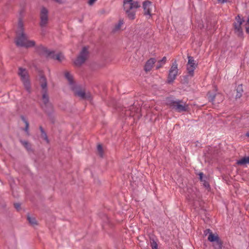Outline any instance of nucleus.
<instances>
[{"instance_id": "f257e3e1", "label": "nucleus", "mask_w": 249, "mask_h": 249, "mask_svg": "<svg viewBox=\"0 0 249 249\" xmlns=\"http://www.w3.org/2000/svg\"><path fill=\"white\" fill-rule=\"evenodd\" d=\"M24 24L21 20H19L18 28L16 31V37L15 43L18 47L30 48L35 45V42L32 40H29L26 34L24 32Z\"/></svg>"}, {"instance_id": "f03ea898", "label": "nucleus", "mask_w": 249, "mask_h": 249, "mask_svg": "<svg viewBox=\"0 0 249 249\" xmlns=\"http://www.w3.org/2000/svg\"><path fill=\"white\" fill-rule=\"evenodd\" d=\"M140 7L139 2L136 0H124V9L128 18L134 19L135 18L136 10Z\"/></svg>"}, {"instance_id": "7ed1b4c3", "label": "nucleus", "mask_w": 249, "mask_h": 249, "mask_svg": "<svg viewBox=\"0 0 249 249\" xmlns=\"http://www.w3.org/2000/svg\"><path fill=\"white\" fill-rule=\"evenodd\" d=\"M36 50L40 55L49 59H55L59 62L64 59V56L61 53L55 54L53 51L47 49L42 45L38 46Z\"/></svg>"}, {"instance_id": "20e7f679", "label": "nucleus", "mask_w": 249, "mask_h": 249, "mask_svg": "<svg viewBox=\"0 0 249 249\" xmlns=\"http://www.w3.org/2000/svg\"><path fill=\"white\" fill-rule=\"evenodd\" d=\"M166 103L173 109L178 112L186 111L188 109V105L181 100H174L172 98L166 99Z\"/></svg>"}, {"instance_id": "39448f33", "label": "nucleus", "mask_w": 249, "mask_h": 249, "mask_svg": "<svg viewBox=\"0 0 249 249\" xmlns=\"http://www.w3.org/2000/svg\"><path fill=\"white\" fill-rule=\"evenodd\" d=\"M68 80L71 89L74 92L75 95L83 99H90V94L86 93L84 90L82 89L79 86L75 84L73 82V79H68Z\"/></svg>"}, {"instance_id": "423d86ee", "label": "nucleus", "mask_w": 249, "mask_h": 249, "mask_svg": "<svg viewBox=\"0 0 249 249\" xmlns=\"http://www.w3.org/2000/svg\"><path fill=\"white\" fill-rule=\"evenodd\" d=\"M48 13L49 11L46 8L44 7L41 8L40 12V25L41 27H46L48 24L49 20Z\"/></svg>"}, {"instance_id": "0eeeda50", "label": "nucleus", "mask_w": 249, "mask_h": 249, "mask_svg": "<svg viewBox=\"0 0 249 249\" xmlns=\"http://www.w3.org/2000/svg\"><path fill=\"white\" fill-rule=\"evenodd\" d=\"M88 56V51L87 47H84L79 56L74 60V63L76 66H80L85 62Z\"/></svg>"}, {"instance_id": "6e6552de", "label": "nucleus", "mask_w": 249, "mask_h": 249, "mask_svg": "<svg viewBox=\"0 0 249 249\" xmlns=\"http://www.w3.org/2000/svg\"><path fill=\"white\" fill-rule=\"evenodd\" d=\"M207 231L209 232L208 240L210 242H214L213 246L215 249H221L222 248V243L220 241L218 235L213 234L209 229L207 230Z\"/></svg>"}, {"instance_id": "1a4fd4ad", "label": "nucleus", "mask_w": 249, "mask_h": 249, "mask_svg": "<svg viewBox=\"0 0 249 249\" xmlns=\"http://www.w3.org/2000/svg\"><path fill=\"white\" fill-rule=\"evenodd\" d=\"M188 61L187 64V71L189 76H193L194 71L197 66V63L193 57L188 56Z\"/></svg>"}, {"instance_id": "9d476101", "label": "nucleus", "mask_w": 249, "mask_h": 249, "mask_svg": "<svg viewBox=\"0 0 249 249\" xmlns=\"http://www.w3.org/2000/svg\"><path fill=\"white\" fill-rule=\"evenodd\" d=\"M142 7L144 11V15L149 16L150 18L152 15L154 5L149 0H146L143 2Z\"/></svg>"}, {"instance_id": "9b49d317", "label": "nucleus", "mask_w": 249, "mask_h": 249, "mask_svg": "<svg viewBox=\"0 0 249 249\" xmlns=\"http://www.w3.org/2000/svg\"><path fill=\"white\" fill-rule=\"evenodd\" d=\"M235 19L236 22L234 23L235 31L238 36H242L243 34V31L241 28V25L243 22L244 21V20L239 15H238L236 17Z\"/></svg>"}, {"instance_id": "f8f14e48", "label": "nucleus", "mask_w": 249, "mask_h": 249, "mask_svg": "<svg viewBox=\"0 0 249 249\" xmlns=\"http://www.w3.org/2000/svg\"><path fill=\"white\" fill-rule=\"evenodd\" d=\"M46 79H43V81L41 82V87L42 89V101L44 104H47L49 102V97L47 93V85Z\"/></svg>"}, {"instance_id": "ddd939ff", "label": "nucleus", "mask_w": 249, "mask_h": 249, "mask_svg": "<svg viewBox=\"0 0 249 249\" xmlns=\"http://www.w3.org/2000/svg\"><path fill=\"white\" fill-rule=\"evenodd\" d=\"M179 73L178 68V64L176 61L172 63V65L169 71V78H176Z\"/></svg>"}, {"instance_id": "4468645a", "label": "nucleus", "mask_w": 249, "mask_h": 249, "mask_svg": "<svg viewBox=\"0 0 249 249\" xmlns=\"http://www.w3.org/2000/svg\"><path fill=\"white\" fill-rule=\"evenodd\" d=\"M209 101L213 103L214 102L219 103L223 100V96L220 93L208 94Z\"/></svg>"}, {"instance_id": "2eb2a0df", "label": "nucleus", "mask_w": 249, "mask_h": 249, "mask_svg": "<svg viewBox=\"0 0 249 249\" xmlns=\"http://www.w3.org/2000/svg\"><path fill=\"white\" fill-rule=\"evenodd\" d=\"M156 60L154 58H151L148 60L144 66V70L146 72L150 71L153 68Z\"/></svg>"}, {"instance_id": "dca6fc26", "label": "nucleus", "mask_w": 249, "mask_h": 249, "mask_svg": "<svg viewBox=\"0 0 249 249\" xmlns=\"http://www.w3.org/2000/svg\"><path fill=\"white\" fill-rule=\"evenodd\" d=\"M236 163L238 165H245L247 164H249V157H245L238 160L236 162Z\"/></svg>"}, {"instance_id": "f3484780", "label": "nucleus", "mask_w": 249, "mask_h": 249, "mask_svg": "<svg viewBox=\"0 0 249 249\" xmlns=\"http://www.w3.org/2000/svg\"><path fill=\"white\" fill-rule=\"evenodd\" d=\"M18 73L19 76L21 78H26L28 77V72L26 69L22 68H19L18 69Z\"/></svg>"}, {"instance_id": "a211bd4d", "label": "nucleus", "mask_w": 249, "mask_h": 249, "mask_svg": "<svg viewBox=\"0 0 249 249\" xmlns=\"http://www.w3.org/2000/svg\"><path fill=\"white\" fill-rule=\"evenodd\" d=\"M166 62V57H163L161 60L158 61L156 65V69L158 70L160 68L162 67Z\"/></svg>"}, {"instance_id": "6ab92c4d", "label": "nucleus", "mask_w": 249, "mask_h": 249, "mask_svg": "<svg viewBox=\"0 0 249 249\" xmlns=\"http://www.w3.org/2000/svg\"><path fill=\"white\" fill-rule=\"evenodd\" d=\"M236 94L235 95L236 98H239L241 97L242 95V93L243 92V88H242V85H238L236 89Z\"/></svg>"}, {"instance_id": "aec40b11", "label": "nucleus", "mask_w": 249, "mask_h": 249, "mask_svg": "<svg viewBox=\"0 0 249 249\" xmlns=\"http://www.w3.org/2000/svg\"><path fill=\"white\" fill-rule=\"evenodd\" d=\"M198 176H199L200 180H201V182H203V185L204 186V187L207 189L209 188V187H210L209 184L208 183V182H207V181L205 179H203L204 175H203V173L200 172L198 174Z\"/></svg>"}, {"instance_id": "412c9836", "label": "nucleus", "mask_w": 249, "mask_h": 249, "mask_svg": "<svg viewBox=\"0 0 249 249\" xmlns=\"http://www.w3.org/2000/svg\"><path fill=\"white\" fill-rule=\"evenodd\" d=\"M22 83L24 84V87L26 89L30 92V81L29 79H22Z\"/></svg>"}, {"instance_id": "4be33fe9", "label": "nucleus", "mask_w": 249, "mask_h": 249, "mask_svg": "<svg viewBox=\"0 0 249 249\" xmlns=\"http://www.w3.org/2000/svg\"><path fill=\"white\" fill-rule=\"evenodd\" d=\"M123 24V20H120L119 22L115 25L114 28L113 30V32H115L119 31Z\"/></svg>"}, {"instance_id": "5701e85b", "label": "nucleus", "mask_w": 249, "mask_h": 249, "mask_svg": "<svg viewBox=\"0 0 249 249\" xmlns=\"http://www.w3.org/2000/svg\"><path fill=\"white\" fill-rule=\"evenodd\" d=\"M22 120L24 122V123L25 124V127L24 128L25 131L26 132L27 135H29V124L26 118L22 116L21 117Z\"/></svg>"}, {"instance_id": "b1692460", "label": "nucleus", "mask_w": 249, "mask_h": 249, "mask_svg": "<svg viewBox=\"0 0 249 249\" xmlns=\"http://www.w3.org/2000/svg\"><path fill=\"white\" fill-rule=\"evenodd\" d=\"M40 130L41 132V137L42 138V139L45 140L47 142H49V140L47 136V134L41 126L40 127Z\"/></svg>"}, {"instance_id": "393cba45", "label": "nucleus", "mask_w": 249, "mask_h": 249, "mask_svg": "<svg viewBox=\"0 0 249 249\" xmlns=\"http://www.w3.org/2000/svg\"><path fill=\"white\" fill-rule=\"evenodd\" d=\"M27 219H28L29 222L32 225H35L36 224V220L34 217H32V216H30V215H28Z\"/></svg>"}, {"instance_id": "a878e982", "label": "nucleus", "mask_w": 249, "mask_h": 249, "mask_svg": "<svg viewBox=\"0 0 249 249\" xmlns=\"http://www.w3.org/2000/svg\"><path fill=\"white\" fill-rule=\"evenodd\" d=\"M20 142L27 149V150H30L31 149L30 145L27 142L21 140Z\"/></svg>"}, {"instance_id": "bb28decb", "label": "nucleus", "mask_w": 249, "mask_h": 249, "mask_svg": "<svg viewBox=\"0 0 249 249\" xmlns=\"http://www.w3.org/2000/svg\"><path fill=\"white\" fill-rule=\"evenodd\" d=\"M97 150L100 157H102L103 156V151L101 145L99 144L97 146Z\"/></svg>"}, {"instance_id": "cd10ccee", "label": "nucleus", "mask_w": 249, "mask_h": 249, "mask_svg": "<svg viewBox=\"0 0 249 249\" xmlns=\"http://www.w3.org/2000/svg\"><path fill=\"white\" fill-rule=\"evenodd\" d=\"M151 247L152 249H158V244L154 240H153L151 242Z\"/></svg>"}, {"instance_id": "c85d7f7f", "label": "nucleus", "mask_w": 249, "mask_h": 249, "mask_svg": "<svg viewBox=\"0 0 249 249\" xmlns=\"http://www.w3.org/2000/svg\"><path fill=\"white\" fill-rule=\"evenodd\" d=\"M246 30L247 33H249V16L248 17V20L246 24Z\"/></svg>"}, {"instance_id": "c756f323", "label": "nucleus", "mask_w": 249, "mask_h": 249, "mask_svg": "<svg viewBox=\"0 0 249 249\" xmlns=\"http://www.w3.org/2000/svg\"><path fill=\"white\" fill-rule=\"evenodd\" d=\"M65 78H72L73 75H72L71 74L70 72L66 71L65 72Z\"/></svg>"}, {"instance_id": "7c9ffc66", "label": "nucleus", "mask_w": 249, "mask_h": 249, "mask_svg": "<svg viewBox=\"0 0 249 249\" xmlns=\"http://www.w3.org/2000/svg\"><path fill=\"white\" fill-rule=\"evenodd\" d=\"M97 0H88V3L89 5H92L94 2H95Z\"/></svg>"}, {"instance_id": "2f4dec72", "label": "nucleus", "mask_w": 249, "mask_h": 249, "mask_svg": "<svg viewBox=\"0 0 249 249\" xmlns=\"http://www.w3.org/2000/svg\"><path fill=\"white\" fill-rule=\"evenodd\" d=\"M15 207L18 210L20 207V204L19 203H15L14 204Z\"/></svg>"}, {"instance_id": "473e14b6", "label": "nucleus", "mask_w": 249, "mask_h": 249, "mask_svg": "<svg viewBox=\"0 0 249 249\" xmlns=\"http://www.w3.org/2000/svg\"><path fill=\"white\" fill-rule=\"evenodd\" d=\"M219 3H224L225 2H227L229 1V0H217Z\"/></svg>"}, {"instance_id": "72a5a7b5", "label": "nucleus", "mask_w": 249, "mask_h": 249, "mask_svg": "<svg viewBox=\"0 0 249 249\" xmlns=\"http://www.w3.org/2000/svg\"><path fill=\"white\" fill-rule=\"evenodd\" d=\"M53 0L58 3H63V0Z\"/></svg>"}, {"instance_id": "f704fd0d", "label": "nucleus", "mask_w": 249, "mask_h": 249, "mask_svg": "<svg viewBox=\"0 0 249 249\" xmlns=\"http://www.w3.org/2000/svg\"><path fill=\"white\" fill-rule=\"evenodd\" d=\"M173 79H170V80H169L168 82L169 83H170L172 82L173 81Z\"/></svg>"}, {"instance_id": "c9c22d12", "label": "nucleus", "mask_w": 249, "mask_h": 249, "mask_svg": "<svg viewBox=\"0 0 249 249\" xmlns=\"http://www.w3.org/2000/svg\"><path fill=\"white\" fill-rule=\"evenodd\" d=\"M246 136L249 137V131L246 133Z\"/></svg>"}, {"instance_id": "e433bc0d", "label": "nucleus", "mask_w": 249, "mask_h": 249, "mask_svg": "<svg viewBox=\"0 0 249 249\" xmlns=\"http://www.w3.org/2000/svg\"><path fill=\"white\" fill-rule=\"evenodd\" d=\"M45 77V75H42L40 76V78H44Z\"/></svg>"}]
</instances>
